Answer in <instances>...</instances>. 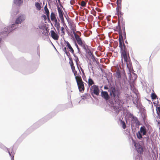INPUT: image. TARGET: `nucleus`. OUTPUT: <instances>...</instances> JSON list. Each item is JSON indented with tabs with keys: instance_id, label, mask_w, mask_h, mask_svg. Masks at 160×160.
I'll use <instances>...</instances> for the list:
<instances>
[{
	"instance_id": "obj_1",
	"label": "nucleus",
	"mask_w": 160,
	"mask_h": 160,
	"mask_svg": "<svg viewBox=\"0 0 160 160\" xmlns=\"http://www.w3.org/2000/svg\"><path fill=\"white\" fill-rule=\"evenodd\" d=\"M117 30H115V31L118 32L119 34V47L120 48L121 52L127 50L123 42V38H126V34L125 30L124 28H122V30L120 29L119 27H118Z\"/></svg>"
},
{
	"instance_id": "obj_2",
	"label": "nucleus",
	"mask_w": 160,
	"mask_h": 160,
	"mask_svg": "<svg viewBox=\"0 0 160 160\" xmlns=\"http://www.w3.org/2000/svg\"><path fill=\"white\" fill-rule=\"evenodd\" d=\"M121 7H119L118 6H117V7L116 8L117 13L118 17V25L116 27L115 30H117L118 27L119 28L120 30L121 29L122 30L123 28H124L125 29V22L123 18V14L121 11Z\"/></svg>"
},
{
	"instance_id": "obj_3",
	"label": "nucleus",
	"mask_w": 160,
	"mask_h": 160,
	"mask_svg": "<svg viewBox=\"0 0 160 160\" xmlns=\"http://www.w3.org/2000/svg\"><path fill=\"white\" fill-rule=\"evenodd\" d=\"M110 93V95L114 100L118 97L119 92L118 90H116L115 87H112L108 90Z\"/></svg>"
},
{
	"instance_id": "obj_4",
	"label": "nucleus",
	"mask_w": 160,
	"mask_h": 160,
	"mask_svg": "<svg viewBox=\"0 0 160 160\" xmlns=\"http://www.w3.org/2000/svg\"><path fill=\"white\" fill-rule=\"evenodd\" d=\"M79 91L80 92H83L85 90L84 83L82 78L76 80Z\"/></svg>"
},
{
	"instance_id": "obj_5",
	"label": "nucleus",
	"mask_w": 160,
	"mask_h": 160,
	"mask_svg": "<svg viewBox=\"0 0 160 160\" xmlns=\"http://www.w3.org/2000/svg\"><path fill=\"white\" fill-rule=\"evenodd\" d=\"M121 56L122 58H123L124 61L126 62L127 65L128 66V64L129 63L130 57L128 52H127V50L121 52Z\"/></svg>"
},
{
	"instance_id": "obj_6",
	"label": "nucleus",
	"mask_w": 160,
	"mask_h": 160,
	"mask_svg": "<svg viewBox=\"0 0 160 160\" xmlns=\"http://www.w3.org/2000/svg\"><path fill=\"white\" fill-rule=\"evenodd\" d=\"M90 90L92 95L93 94L97 96L99 95L100 90L98 86L95 85H93L91 86Z\"/></svg>"
},
{
	"instance_id": "obj_7",
	"label": "nucleus",
	"mask_w": 160,
	"mask_h": 160,
	"mask_svg": "<svg viewBox=\"0 0 160 160\" xmlns=\"http://www.w3.org/2000/svg\"><path fill=\"white\" fill-rule=\"evenodd\" d=\"M133 143L136 151L140 155L142 154L143 148L142 145L139 143H137L135 142H134Z\"/></svg>"
},
{
	"instance_id": "obj_8",
	"label": "nucleus",
	"mask_w": 160,
	"mask_h": 160,
	"mask_svg": "<svg viewBox=\"0 0 160 160\" xmlns=\"http://www.w3.org/2000/svg\"><path fill=\"white\" fill-rule=\"evenodd\" d=\"M74 36L78 44L79 45L82 47L84 49H86L85 42L82 41L81 38L79 37L78 35H75Z\"/></svg>"
},
{
	"instance_id": "obj_9",
	"label": "nucleus",
	"mask_w": 160,
	"mask_h": 160,
	"mask_svg": "<svg viewBox=\"0 0 160 160\" xmlns=\"http://www.w3.org/2000/svg\"><path fill=\"white\" fill-rule=\"evenodd\" d=\"M57 9L59 17L61 20V22L62 23H64L65 22L63 17L64 13L63 12L62 9L59 7H58Z\"/></svg>"
},
{
	"instance_id": "obj_10",
	"label": "nucleus",
	"mask_w": 160,
	"mask_h": 160,
	"mask_svg": "<svg viewBox=\"0 0 160 160\" xmlns=\"http://www.w3.org/2000/svg\"><path fill=\"white\" fill-rule=\"evenodd\" d=\"M25 19V15L23 14H21L17 18L15 21V23L16 24H20L23 22Z\"/></svg>"
},
{
	"instance_id": "obj_11",
	"label": "nucleus",
	"mask_w": 160,
	"mask_h": 160,
	"mask_svg": "<svg viewBox=\"0 0 160 160\" xmlns=\"http://www.w3.org/2000/svg\"><path fill=\"white\" fill-rule=\"evenodd\" d=\"M51 36L55 40H58L59 38V36L57 32H55L53 30L50 31Z\"/></svg>"
},
{
	"instance_id": "obj_12",
	"label": "nucleus",
	"mask_w": 160,
	"mask_h": 160,
	"mask_svg": "<svg viewBox=\"0 0 160 160\" xmlns=\"http://www.w3.org/2000/svg\"><path fill=\"white\" fill-rule=\"evenodd\" d=\"M101 95L106 100H108L110 98L107 92L102 91L101 93Z\"/></svg>"
},
{
	"instance_id": "obj_13",
	"label": "nucleus",
	"mask_w": 160,
	"mask_h": 160,
	"mask_svg": "<svg viewBox=\"0 0 160 160\" xmlns=\"http://www.w3.org/2000/svg\"><path fill=\"white\" fill-rule=\"evenodd\" d=\"M73 72L75 77L76 80L82 78L81 76L80 75V74L81 73V72L79 69L78 72L75 70V71Z\"/></svg>"
},
{
	"instance_id": "obj_14",
	"label": "nucleus",
	"mask_w": 160,
	"mask_h": 160,
	"mask_svg": "<svg viewBox=\"0 0 160 160\" xmlns=\"http://www.w3.org/2000/svg\"><path fill=\"white\" fill-rule=\"evenodd\" d=\"M139 132L141 133H142L143 135H145L146 134L147 132V130L145 126L141 127L140 128V130L139 131Z\"/></svg>"
},
{
	"instance_id": "obj_15",
	"label": "nucleus",
	"mask_w": 160,
	"mask_h": 160,
	"mask_svg": "<svg viewBox=\"0 0 160 160\" xmlns=\"http://www.w3.org/2000/svg\"><path fill=\"white\" fill-rule=\"evenodd\" d=\"M66 43L67 44V46L69 49V51L72 54L74 53V51L69 43L68 41L66 42Z\"/></svg>"
},
{
	"instance_id": "obj_16",
	"label": "nucleus",
	"mask_w": 160,
	"mask_h": 160,
	"mask_svg": "<svg viewBox=\"0 0 160 160\" xmlns=\"http://www.w3.org/2000/svg\"><path fill=\"white\" fill-rule=\"evenodd\" d=\"M45 13L46 15L48 18L49 19V12L47 8V5H46L44 8Z\"/></svg>"
},
{
	"instance_id": "obj_17",
	"label": "nucleus",
	"mask_w": 160,
	"mask_h": 160,
	"mask_svg": "<svg viewBox=\"0 0 160 160\" xmlns=\"http://www.w3.org/2000/svg\"><path fill=\"white\" fill-rule=\"evenodd\" d=\"M50 17L51 20L52 21L55 22L56 20L57 21L54 12H52L51 13Z\"/></svg>"
},
{
	"instance_id": "obj_18",
	"label": "nucleus",
	"mask_w": 160,
	"mask_h": 160,
	"mask_svg": "<svg viewBox=\"0 0 160 160\" xmlns=\"http://www.w3.org/2000/svg\"><path fill=\"white\" fill-rule=\"evenodd\" d=\"M88 83L89 87L92 86L94 84V82L93 80L90 77H89V78H88Z\"/></svg>"
},
{
	"instance_id": "obj_19",
	"label": "nucleus",
	"mask_w": 160,
	"mask_h": 160,
	"mask_svg": "<svg viewBox=\"0 0 160 160\" xmlns=\"http://www.w3.org/2000/svg\"><path fill=\"white\" fill-rule=\"evenodd\" d=\"M116 77L118 78H121L120 71L119 69H118L116 71Z\"/></svg>"
},
{
	"instance_id": "obj_20",
	"label": "nucleus",
	"mask_w": 160,
	"mask_h": 160,
	"mask_svg": "<svg viewBox=\"0 0 160 160\" xmlns=\"http://www.w3.org/2000/svg\"><path fill=\"white\" fill-rule=\"evenodd\" d=\"M71 29L72 31L73 34L74 35H76L75 32L76 31V29L75 28V26L74 25H73L71 26Z\"/></svg>"
},
{
	"instance_id": "obj_21",
	"label": "nucleus",
	"mask_w": 160,
	"mask_h": 160,
	"mask_svg": "<svg viewBox=\"0 0 160 160\" xmlns=\"http://www.w3.org/2000/svg\"><path fill=\"white\" fill-rule=\"evenodd\" d=\"M22 2V0H14V3L18 5H20Z\"/></svg>"
},
{
	"instance_id": "obj_22",
	"label": "nucleus",
	"mask_w": 160,
	"mask_h": 160,
	"mask_svg": "<svg viewBox=\"0 0 160 160\" xmlns=\"http://www.w3.org/2000/svg\"><path fill=\"white\" fill-rule=\"evenodd\" d=\"M61 36H64L65 34V28L64 27H62L61 28Z\"/></svg>"
},
{
	"instance_id": "obj_23",
	"label": "nucleus",
	"mask_w": 160,
	"mask_h": 160,
	"mask_svg": "<svg viewBox=\"0 0 160 160\" xmlns=\"http://www.w3.org/2000/svg\"><path fill=\"white\" fill-rule=\"evenodd\" d=\"M35 6L37 9L38 10H40L41 9V6L38 2H36L35 3Z\"/></svg>"
},
{
	"instance_id": "obj_24",
	"label": "nucleus",
	"mask_w": 160,
	"mask_h": 160,
	"mask_svg": "<svg viewBox=\"0 0 160 160\" xmlns=\"http://www.w3.org/2000/svg\"><path fill=\"white\" fill-rule=\"evenodd\" d=\"M136 135L137 138L138 139H141L142 138L141 133L139 131L137 133Z\"/></svg>"
},
{
	"instance_id": "obj_25",
	"label": "nucleus",
	"mask_w": 160,
	"mask_h": 160,
	"mask_svg": "<svg viewBox=\"0 0 160 160\" xmlns=\"http://www.w3.org/2000/svg\"><path fill=\"white\" fill-rule=\"evenodd\" d=\"M79 4L82 7H85L86 6V2L84 1H82Z\"/></svg>"
},
{
	"instance_id": "obj_26",
	"label": "nucleus",
	"mask_w": 160,
	"mask_h": 160,
	"mask_svg": "<svg viewBox=\"0 0 160 160\" xmlns=\"http://www.w3.org/2000/svg\"><path fill=\"white\" fill-rule=\"evenodd\" d=\"M151 97L152 99L154 100L155 99L157 98V96L155 93H152L151 94Z\"/></svg>"
},
{
	"instance_id": "obj_27",
	"label": "nucleus",
	"mask_w": 160,
	"mask_h": 160,
	"mask_svg": "<svg viewBox=\"0 0 160 160\" xmlns=\"http://www.w3.org/2000/svg\"><path fill=\"white\" fill-rule=\"evenodd\" d=\"M121 122L123 128L125 129L126 128V125L125 122L124 121L121 120Z\"/></svg>"
},
{
	"instance_id": "obj_28",
	"label": "nucleus",
	"mask_w": 160,
	"mask_h": 160,
	"mask_svg": "<svg viewBox=\"0 0 160 160\" xmlns=\"http://www.w3.org/2000/svg\"><path fill=\"white\" fill-rule=\"evenodd\" d=\"M122 0H117V6H118V7H121V2Z\"/></svg>"
},
{
	"instance_id": "obj_29",
	"label": "nucleus",
	"mask_w": 160,
	"mask_h": 160,
	"mask_svg": "<svg viewBox=\"0 0 160 160\" xmlns=\"http://www.w3.org/2000/svg\"><path fill=\"white\" fill-rule=\"evenodd\" d=\"M133 119L135 121V122L137 124H139L140 122L138 120V119L136 117H133Z\"/></svg>"
},
{
	"instance_id": "obj_30",
	"label": "nucleus",
	"mask_w": 160,
	"mask_h": 160,
	"mask_svg": "<svg viewBox=\"0 0 160 160\" xmlns=\"http://www.w3.org/2000/svg\"><path fill=\"white\" fill-rule=\"evenodd\" d=\"M55 22L54 26L55 27H60V24L59 22H58L57 21H56Z\"/></svg>"
},
{
	"instance_id": "obj_31",
	"label": "nucleus",
	"mask_w": 160,
	"mask_h": 160,
	"mask_svg": "<svg viewBox=\"0 0 160 160\" xmlns=\"http://www.w3.org/2000/svg\"><path fill=\"white\" fill-rule=\"evenodd\" d=\"M157 113L159 115H160V107H157L156 108ZM160 117V116H159Z\"/></svg>"
},
{
	"instance_id": "obj_32",
	"label": "nucleus",
	"mask_w": 160,
	"mask_h": 160,
	"mask_svg": "<svg viewBox=\"0 0 160 160\" xmlns=\"http://www.w3.org/2000/svg\"><path fill=\"white\" fill-rule=\"evenodd\" d=\"M91 14L93 15L94 16H96V12L94 10H92L91 11Z\"/></svg>"
},
{
	"instance_id": "obj_33",
	"label": "nucleus",
	"mask_w": 160,
	"mask_h": 160,
	"mask_svg": "<svg viewBox=\"0 0 160 160\" xmlns=\"http://www.w3.org/2000/svg\"><path fill=\"white\" fill-rule=\"evenodd\" d=\"M70 61L69 63L70 65V66H72L74 65L72 60L71 58H69Z\"/></svg>"
},
{
	"instance_id": "obj_34",
	"label": "nucleus",
	"mask_w": 160,
	"mask_h": 160,
	"mask_svg": "<svg viewBox=\"0 0 160 160\" xmlns=\"http://www.w3.org/2000/svg\"><path fill=\"white\" fill-rule=\"evenodd\" d=\"M71 67L72 69V72L75 71V67L73 65L72 66H71Z\"/></svg>"
},
{
	"instance_id": "obj_35",
	"label": "nucleus",
	"mask_w": 160,
	"mask_h": 160,
	"mask_svg": "<svg viewBox=\"0 0 160 160\" xmlns=\"http://www.w3.org/2000/svg\"><path fill=\"white\" fill-rule=\"evenodd\" d=\"M9 28V27H8L7 28H5L4 29H5V32H10L11 31V30L9 31V30H8V28Z\"/></svg>"
},
{
	"instance_id": "obj_36",
	"label": "nucleus",
	"mask_w": 160,
	"mask_h": 160,
	"mask_svg": "<svg viewBox=\"0 0 160 160\" xmlns=\"http://www.w3.org/2000/svg\"><path fill=\"white\" fill-rule=\"evenodd\" d=\"M57 29V31H58V32L59 33V29L60 28V27H56Z\"/></svg>"
},
{
	"instance_id": "obj_37",
	"label": "nucleus",
	"mask_w": 160,
	"mask_h": 160,
	"mask_svg": "<svg viewBox=\"0 0 160 160\" xmlns=\"http://www.w3.org/2000/svg\"><path fill=\"white\" fill-rule=\"evenodd\" d=\"M75 61H76L77 64H78V61L79 60H78V58L77 57V59H76Z\"/></svg>"
},
{
	"instance_id": "obj_38",
	"label": "nucleus",
	"mask_w": 160,
	"mask_h": 160,
	"mask_svg": "<svg viewBox=\"0 0 160 160\" xmlns=\"http://www.w3.org/2000/svg\"><path fill=\"white\" fill-rule=\"evenodd\" d=\"M133 74H134L135 79H136L137 78V75L134 73H133Z\"/></svg>"
},
{
	"instance_id": "obj_39",
	"label": "nucleus",
	"mask_w": 160,
	"mask_h": 160,
	"mask_svg": "<svg viewBox=\"0 0 160 160\" xmlns=\"http://www.w3.org/2000/svg\"><path fill=\"white\" fill-rule=\"evenodd\" d=\"M42 17L44 18L45 20H46L47 18V17L46 15H43L42 16Z\"/></svg>"
},
{
	"instance_id": "obj_40",
	"label": "nucleus",
	"mask_w": 160,
	"mask_h": 160,
	"mask_svg": "<svg viewBox=\"0 0 160 160\" xmlns=\"http://www.w3.org/2000/svg\"><path fill=\"white\" fill-rule=\"evenodd\" d=\"M65 52V53L66 54H67V55H68V54H70L67 51Z\"/></svg>"
},
{
	"instance_id": "obj_41",
	"label": "nucleus",
	"mask_w": 160,
	"mask_h": 160,
	"mask_svg": "<svg viewBox=\"0 0 160 160\" xmlns=\"http://www.w3.org/2000/svg\"><path fill=\"white\" fill-rule=\"evenodd\" d=\"M63 51H64V52H65V51H67V48H66L65 47L63 48Z\"/></svg>"
},
{
	"instance_id": "obj_42",
	"label": "nucleus",
	"mask_w": 160,
	"mask_h": 160,
	"mask_svg": "<svg viewBox=\"0 0 160 160\" xmlns=\"http://www.w3.org/2000/svg\"><path fill=\"white\" fill-rule=\"evenodd\" d=\"M104 88L105 89H108V88L107 86H104Z\"/></svg>"
},
{
	"instance_id": "obj_43",
	"label": "nucleus",
	"mask_w": 160,
	"mask_h": 160,
	"mask_svg": "<svg viewBox=\"0 0 160 160\" xmlns=\"http://www.w3.org/2000/svg\"><path fill=\"white\" fill-rule=\"evenodd\" d=\"M93 61H96V60L95 59V58H94L93 59Z\"/></svg>"
},
{
	"instance_id": "obj_44",
	"label": "nucleus",
	"mask_w": 160,
	"mask_h": 160,
	"mask_svg": "<svg viewBox=\"0 0 160 160\" xmlns=\"http://www.w3.org/2000/svg\"><path fill=\"white\" fill-rule=\"evenodd\" d=\"M76 46L78 48V45H77V44H76Z\"/></svg>"
},
{
	"instance_id": "obj_45",
	"label": "nucleus",
	"mask_w": 160,
	"mask_h": 160,
	"mask_svg": "<svg viewBox=\"0 0 160 160\" xmlns=\"http://www.w3.org/2000/svg\"><path fill=\"white\" fill-rule=\"evenodd\" d=\"M58 1L59 3H60V0H58Z\"/></svg>"
},
{
	"instance_id": "obj_46",
	"label": "nucleus",
	"mask_w": 160,
	"mask_h": 160,
	"mask_svg": "<svg viewBox=\"0 0 160 160\" xmlns=\"http://www.w3.org/2000/svg\"><path fill=\"white\" fill-rule=\"evenodd\" d=\"M85 95H86L87 96H88V94H86Z\"/></svg>"
},
{
	"instance_id": "obj_47",
	"label": "nucleus",
	"mask_w": 160,
	"mask_h": 160,
	"mask_svg": "<svg viewBox=\"0 0 160 160\" xmlns=\"http://www.w3.org/2000/svg\"><path fill=\"white\" fill-rule=\"evenodd\" d=\"M122 62L123 63L122 59Z\"/></svg>"
},
{
	"instance_id": "obj_48",
	"label": "nucleus",
	"mask_w": 160,
	"mask_h": 160,
	"mask_svg": "<svg viewBox=\"0 0 160 160\" xmlns=\"http://www.w3.org/2000/svg\"><path fill=\"white\" fill-rule=\"evenodd\" d=\"M9 154L11 155V154H10V152H9Z\"/></svg>"
},
{
	"instance_id": "obj_49",
	"label": "nucleus",
	"mask_w": 160,
	"mask_h": 160,
	"mask_svg": "<svg viewBox=\"0 0 160 160\" xmlns=\"http://www.w3.org/2000/svg\"><path fill=\"white\" fill-rule=\"evenodd\" d=\"M81 70H82V68H81Z\"/></svg>"
},
{
	"instance_id": "obj_50",
	"label": "nucleus",
	"mask_w": 160,
	"mask_h": 160,
	"mask_svg": "<svg viewBox=\"0 0 160 160\" xmlns=\"http://www.w3.org/2000/svg\"><path fill=\"white\" fill-rule=\"evenodd\" d=\"M159 129H160V128H159Z\"/></svg>"
}]
</instances>
